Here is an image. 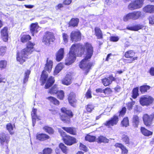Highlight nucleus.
<instances>
[{
    "mask_svg": "<svg viewBox=\"0 0 154 154\" xmlns=\"http://www.w3.org/2000/svg\"><path fill=\"white\" fill-rule=\"evenodd\" d=\"M35 44L29 42L27 44L26 47L18 52L17 55V60L20 64L25 61V59L29 57V56L34 51L33 46Z\"/></svg>",
    "mask_w": 154,
    "mask_h": 154,
    "instance_id": "2",
    "label": "nucleus"
},
{
    "mask_svg": "<svg viewBox=\"0 0 154 154\" xmlns=\"http://www.w3.org/2000/svg\"><path fill=\"white\" fill-rule=\"evenodd\" d=\"M123 19L124 21H127L130 19L133 20L131 13H129L124 16Z\"/></svg>",
    "mask_w": 154,
    "mask_h": 154,
    "instance_id": "44",
    "label": "nucleus"
},
{
    "mask_svg": "<svg viewBox=\"0 0 154 154\" xmlns=\"http://www.w3.org/2000/svg\"><path fill=\"white\" fill-rule=\"evenodd\" d=\"M135 102L134 101H132L131 102H128L127 104V109L129 110H131L132 109L133 106L135 104Z\"/></svg>",
    "mask_w": 154,
    "mask_h": 154,
    "instance_id": "49",
    "label": "nucleus"
},
{
    "mask_svg": "<svg viewBox=\"0 0 154 154\" xmlns=\"http://www.w3.org/2000/svg\"><path fill=\"white\" fill-rule=\"evenodd\" d=\"M6 48L5 46L0 47V55H3L6 51Z\"/></svg>",
    "mask_w": 154,
    "mask_h": 154,
    "instance_id": "50",
    "label": "nucleus"
},
{
    "mask_svg": "<svg viewBox=\"0 0 154 154\" xmlns=\"http://www.w3.org/2000/svg\"><path fill=\"white\" fill-rule=\"evenodd\" d=\"M58 91L57 85H54L49 90L48 93L52 94H56L57 93Z\"/></svg>",
    "mask_w": 154,
    "mask_h": 154,
    "instance_id": "36",
    "label": "nucleus"
},
{
    "mask_svg": "<svg viewBox=\"0 0 154 154\" xmlns=\"http://www.w3.org/2000/svg\"><path fill=\"white\" fill-rule=\"evenodd\" d=\"M70 37L72 42L80 41L81 39V33L78 30L73 31L70 34Z\"/></svg>",
    "mask_w": 154,
    "mask_h": 154,
    "instance_id": "9",
    "label": "nucleus"
},
{
    "mask_svg": "<svg viewBox=\"0 0 154 154\" xmlns=\"http://www.w3.org/2000/svg\"><path fill=\"white\" fill-rule=\"evenodd\" d=\"M141 26L140 25H137L135 26L128 27H127V29L128 30L135 31H137L141 29Z\"/></svg>",
    "mask_w": 154,
    "mask_h": 154,
    "instance_id": "43",
    "label": "nucleus"
},
{
    "mask_svg": "<svg viewBox=\"0 0 154 154\" xmlns=\"http://www.w3.org/2000/svg\"><path fill=\"white\" fill-rule=\"evenodd\" d=\"M60 148L62 152L65 154L67 153V147L63 143H60L59 145Z\"/></svg>",
    "mask_w": 154,
    "mask_h": 154,
    "instance_id": "45",
    "label": "nucleus"
},
{
    "mask_svg": "<svg viewBox=\"0 0 154 154\" xmlns=\"http://www.w3.org/2000/svg\"><path fill=\"white\" fill-rule=\"evenodd\" d=\"M39 27V26L37 23H32L31 24L30 30L33 35H34V34L37 33L38 32V29Z\"/></svg>",
    "mask_w": 154,
    "mask_h": 154,
    "instance_id": "18",
    "label": "nucleus"
},
{
    "mask_svg": "<svg viewBox=\"0 0 154 154\" xmlns=\"http://www.w3.org/2000/svg\"><path fill=\"white\" fill-rule=\"evenodd\" d=\"M64 54V49L61 48L56 54V60L57 61H60L63 57Z\"/></svg>",
    "mask_w": 154,
    "mask_h": 154,
    "instance_id": "16",
    "label": "nucleus"
},
{
    "mask_svg": "<svg viewBox=\"0 0 154 154\" xmlns=\"http://www.w3.org/2000/svg\"><path fill=\"white\" fill-rule=\"evenodd\" d=\"M60 132L61 135L63 137V138H65L67 135H66V133L63 131H61Z\"/></svg>",
    "mask_w": 154,
    "mask_h": 154,
    "instance_id": "63",
    "label": "nucleus"
},
{
    "mask_svg": "<svg viewBox=\"0 0 154 154\" xmlns=\"http://www.w3.org/2000/svg\"><path fill=\"white\" fill-rule=\"evenodd\" d=\"M75 95L74 93L72 92L69 94L68 100L70 104L72 106H75V103L76 102L75 99Z\"/></svg>",
    "mask_w": 154,
    "mask_h": 154,
    "instance_id": "15",
    "label": "nucleus"
},
{
    "mask_svg": "<svg viewBox=\"0 0 154 154\" xmlns=\"http://www.w3.org/2000/svg\"><path fill=\"white\" fill-rule=\"evenodd\" d=\"M115 146L116 147H119L120 148L122 151V152L123 154H126L128 152V150L123 145L119 143H116L115 145Z\"/></svg>",
    "mask_w": 154,
    "mask_h": 154,
    "instance_id": "24",
    "label": "nucleus"
},
{
    "mask_svg": "<svg viewBox=\"0 0 154 154\" xmlns=\"http://www.w3.org/2000/svg\"><path fill=\"white\" fill-rule=\"evenodd\" d=\"M1 75L0 74V83L4 82L5 83L6 81V79L5 78H2L1 77Z\"/></svg>",
    "mask_w": 154,
    "mask_h": 154,
    "instance_id": "64",
    "label": "nucleus"
},
{
    "mask_svg": "<svg viewBox=\"0 0 154 154\" xmlns=\"http://www.w3.org/2000/svg\"><path fill=\"white\" fill-rule=\"evenodd\" d=\"M36 139L39 140L43 141L48 139L49 137L45 134H37L36 136Z\"/></svg>",
    "mask_w": 154,
    "mask_h": 154,
    "instance_id": "21",
    "label": "nucleus"
},
{
    "mask_svg": "<svg viewBox=\"0 0 154 154\" xmlns=\"http://www.w3.org/2000/svg\"><path fill=\"white\" fill-rule=\"evenodd\" d=\"M37 111V109H33L32 111V116L33 117H37L36 115V113Z\"/></svg>",
    "mask_w": 154,
    "mask_h": 154,
    "instance_id": "59",
    "label": "nucleus"
},
{
    "mask_svg": "<svg viewBox=\"0 0 154 154\" xmlns=\"http://www.w3.org/2000/svg\"><path fill=\"white\" fill-rule=\"evenodd\" d=\"M62 128L66 132L70 134L73 135H75L76 134L75 130L72 128L63 127Z\"/></svg>",
    "mask_w": 154,
    "mask_h": 154,
    "instance_id": "29",
    "label": "nucleus"
},
{
    "mask_svg": "<svg viewBox=\"0 0 154 154\" xmlns=\"http://www.w3.org/2000/svg\"><path fill=\"white\" fill-rule=\"evenodd\" d=\"M121 124L123 126L125 127H127L129 125V120L128 117H126L124 118L121 122Z\"/></svg>",
    "mask_w": 154,
    "mask_h": 154,
    "instance_id": "40",
    "label": "nucleus"
},
{
    "mask_svg": "<svg viewBox=\"0 0 154 154\" xmlns=\"http://www.w3.org/2000/svg\"><path fill=\"white\" fill-rule=\"evenodd\" d=\"M135 53L133 50H130L125 52L124 56L127 58H130L131 60L130 61L128 62L131 63L135 60H137L138 59L137 57H133L135 55Z\"/></svg>",
    "mask_w": 154,
    "mask_h": 154,
    "instance_id": "11",
    "label": "nucleus"
},
{
    "mask_svg": "<svg viewBox=\"0 0 154 154\" xmlns=\"http://www.w3.org/2000/svg\"><path fill=\"white\" fill-rule=\"evenodd\" d=\"M63 68V65L61 63L58 64L56 67L54 71V75H56Z\"/></svg>",
    "mask_w": 154,
    "mask_h": 154,
    "instance_id": "28",
    "label": "nucleus"
},
{
    "mask_svg": "<svg viewBox=\"0 0 154 154\" xmlns=\"http://www.w3.org/2000/svg\"><path fill=\"white\" fill-rule=\"evenodd\" d=\"M149 72L151 75H154V68H151L150 69Z\"/></svg>",
    "mask_w": 154,
    "mask_h": 154,
    "instance_id": "62",
    "label": "nucleus"
},
{
    "mask_svg": "<svg viewBox=\"0 0 154 154\" xmlns=\"http://www.w3.org/2000/svg\"><path fill=\"white\" fill-rule=\"evenodd\" d=\"M63 140L65 144L69 146L76 143V139L69 136H66L65 138H63Z\"/></svg>",
    "mask_w": 154,
    "mask_h": 154,
    "instance_id": "12",
    "label": "nucleus"
},
{
    "mask_svg": "<svg viewBox=\"0 0 154 154\" xmlns=\"http://www.w3.org/2000/svg\"><path fill=\"white\" fill-rule=\"evenodd\" d=\"M30 73V71L29 70H27L25 71L23 79V83L24 84H25L28 81Z\"/></svg>",
    "mask_w": 154,
    "mask_h": 154,
    "instance_id": "31",
    "label": "nucleus"
},
{
    "mask_svg": "<svg viewBox=\"0 0 154 154\" xmlns=\"http://www.w3.org/2000/svg\"><path fill=\"white\" fill-rule=\"evenodd\" d=\"M144 0H136L130 3L128 8L131 10L138 9L141 8L143 5Z\"/></svg>",
    "mask_w": 154,
    "mask_h": 154,
    "instance_id": "5",
    "label": "nucleus"
},
{
    "mask_svg": "<svg viewBox=\"0 0 154 154\" xmlns=\"http://www.w3.org/2000/svg\"><path fill=\"white\" fill-rule=\"evenodd\" d=\"M52 150L49 148L44 149L42 151V152H40L39 154H51Z\"/></svg>",
    "mask_w": 154,
    "mask_h": 154,
    "instance_id": "39",
    "label": "nucleus"
},
{
    "mask_svg": "<svg viewBox=\"0 0 154 154\" xmlns=\"http://www.w3.org/2000/svg\"><path fill=\"white\" fill-rule=\"evenodd\" d=\"M132 123L133 126L134 127H137L139 123V117L137 115H135L133 116L132 119Z\"/></svg>",
    "mask_w": 154,
    "mask_h": 154,
    "instance_id": "25",
    "label": "nucleus"
},
{
    "mask_svg": "<svg viewBox=\"0 0 154 154\" xmlns=\"http://www.w3.org/2000/svg\"><path fill=\"white\" fill-rule=\"evenodd\" d=\"M72 2V0H65L63 2V3L65 5H69Z\"/></svg>",
    "mask_w": 154,
    "mask_h": 154,
    "instance_id": "60",
    "label": "nucleus"
},
{
    "mask_svg": "<svg viewBox=\"0 0 154 154\" xmlns=\"http://www.w3.org/2000/svg\"><path fill=\"white\" fill-rule=\"evenodd\" d=\"M79 22V19L77 18H72L69 23V26L75 27L78 25Z\"/></svg>",
    "mask_w": 154,
    "mask_h": 154,
    "instance_id": "26",
    "label": "nucleus"
},
{
    "mask_svg": "<svg viewBox=\"0 0 154 154\" xmlns=\"http://www.w3.org/2000/svg\"><path fill=\"white\" fill-rule=\"evenodd\" d=\"M109 88H106L105 90H102L101 88H99L96 90L97 92H103L104 93H106V91L107 90H109Z\"/></svg>",
    "mask_w": 154,
    "mask_h": 154,
    "instance_id": "55",
    "label": "nucleus"
},
{
    "mask_svg": "<svg viewBox=\"0 0 154 154\" xmlns=\"http://www.w3.org/2000/svg\"><path fill=\"white\" fill-rule=\"evenodd\" d=\"M140 130L142 133L146 136H149L152 135V132L147 130L143 127H141Z\"/></svg>",
    "mask_w": 154,
    "mask_h": 154,
    "instance_id": "27",
    "label": "nucleus"
},
{
    "mask_svg": "<svg viewBox=\"0 0 154 154\" xmlns=\"http://www.w3.org/2000/svg\"><path fill=\"white\" fill-rule=\"evenodd\" d=\"M119 39V38L118 36H111L110 37V40L112 42H117Z\"/></svg>",
    "mask_w": 154,
    "mask_h": 154,
    "instance_id": "56",
    "label": "nucleus"
},
{
    "mask_svg": "<svg viewBox=\"0 0 154 154\" xmlns=\"http://www.w3.org/2000/svg\"><path fill=\"white\" fill-rule=\"evenodd\" d=\"M51 103L55 105H59V101L57 100L56 98L52 97H49L47 98Z\"/></svg>",
    "mask_w": 154,
    "mask_h": 154,
    "instance_id": "33",
    "label": "nucleus"
},
{
    "mask_svg": "<svg viewBox=\"0 0 154 154\" xmlns=\"http://www.w3.org/2000/svg\"><path fill=\"white\" fill-rule=\"evenodd\" d=\"M72 77L70 74H67L62 80V83L65 85H69L72 83Z\"/></svg>",
    "mask_w": 154,
    "mask_h": 154,
    "instance_id": "13",
    "label": "nucleus"
},
{
    "mask_svg": "<svg viewBox=\"0 0 154 154\" xmlns=\"http://www.w3.org/2000/svg\"><path fill=\"white\" fill-rule=\"evenodd\" d=\"M102 82L103 85L105 86H107L111 84V81L107 78H105L102 80Z\"/></svg>",
    "mask_w": 154,
    "mask_h": 154,
    "instance_id": "47",
    "label": "nucleus"
},
{
    "mask_svg": "<svg viewBox=\"0 0 154 154\" xmlns=\"http://www.w3.org/2000/svg\"><path fill=\"white\" fill-rule=\"evenodd\" d=\"M131 13L133 20L138 19L142 15L141 12L140 11H135Z\"/></svg>",
    "mask_w": 154,
    "mask_h": 154,
    "instance_id": "22",
    "label": "nucleus"
},
{
    "mask_svg": "<svg viewBox=\"0 0 154 154\" xmlns=\"http://www.w3.org/2000/svg\"><path fill=\"white\" fill-rule=\"evenodd\" d=\"M79 148L80 149L82 150L85 152H86L87 150V148L86 146L81 143H80Z\"/></svg>",
    "mask_w": 154,
    "mask_h": 154,
    "instance_id": "54",
    "label": "nucleus"
},
{
    "mask_svg": "<svg viewBox=\"0 0 154 154\" xmlns=\"http://www.w3.org/2000/svg\"><path fill=\"white\" fill-rule=\"evenodd\" d=\"M93 52V48L88 43H86L84 46L80 44H73L72 46L69 54L65 60V64L69 65L73 63L76 59V54L78 52H79L81 55L85 52V58L81 62L79 66L81 69L85 70L87 74L92 65V63L88 62V59L91 58Z\"/></svg>",
    "mask_w": 154,
    "mask_h": 154,
    "instance_id": "1",
    "label": "nucleus"
},
{
    "mask_svg": "<svg viewBox=\"0 0 154 154\" xmlns=\"http://www.w3.org/2000/svg\"><path fill=\"white\" fill-rule=\"evenodd\" d=\"M132 97L134 99L136 98L139 95L138 88L137 87L134 88L132 91Z\"/></svg>",
    "mask_w": 154,
    "mask_h": 154,
    "instance_id": "38",
    "label": "nucleus"
},
{
    "mask_svg": "<svg viewBox=\"0 0 154 154\" xmlns=\"http://www.w3.org/2000/svg\"><path fill=\"white\" fill-rule=\"evenodd\" d=\"M154 118V113H152L150 116L147 114L144 115L143 119L144 124L146 126L150 125Z\"/></svg>",
    "mask_w": 154,
    "mask_h": 154,
    "instance_id": "10",
    "label": "nucleus"
},
{
    "mask_svg": "<svg viewBox=\"0 0 154 154\" xmlns=\"http://www.w3.org/2000/svg\"><path fill=\"white\" fill-rule=\"evenodd\" d=\"M32 125L33 126H34L35 125V120L36 119H38V120H40V119L38 117H32Z\"/></svg>",
    "mask_w": 154,
    "mask_h": 154,
    "instance_id": "58",
    "label": "nucleus"
},
{
    "mask_svg": "<svg viewBox=\"0 0 154 154\" xmlns=\"http://www.w3.org/2000/svg\"><path fill=\"white\" fill-rule=\"evenodd\" d=\"M149 23L151 24H154V16L152 15L149 18Z\"/></svg>",
    "mask_w": 154,
    "mask_h": 154,
    "instance_id": "57",
    "label": "nucleus"
},
{
    "mask_svg": "<svg viewBox=\"0 0 154 154\" xmlns=\"http://www.w3.org/2000/svg\"><path fill=\"white\" fill-rule=\"evenodd\" d=\"M126 112V108L125 107H123L121 110L119 112V116L122 117Z\"/></svg>",
    "mask_w": 154,
    "mask_h": 154,
    "instance_id": "51",
    "label": "nucleus"
},
{
    "mask_svg": "<svg viewBox=\"0 0 154 154\" xmlns=\"http://www.w3.org/2000/svg\"><path fill=\"white\" fill-rule=\"evenodd\" d=\"M1 35L2 39L5 42H6L8 40V28L7 27H4L1 30Z\"/></svg>",
    "mask_w": 154,
    "mask_h": 154,
    "instance_id": "14",
    "label": "nucleus"
},
{
    "mask_svg": "<svg viewBox=\"0 0 154 154\" xmlns=\"http://www.w3.org/2000/svg\"><path fill=\"white\" fill-rule=\"evenodd\" d=\"M122 140L126 144H129V139L128 136L124 134H122Z\"/></svg>",
    "mask_w": 154,
    "mask_h": 154,
    "instance_id": "37",
    "label": "nucleus"
},
{
    "mask_svg": "<svg viewBox=\"0 0 154 154\" xmlns=\"http://www.w3.org/2000/svg\"><path fill=\"white\" fill-rule=\"evenodd\" d=\"M0 142L1 144L3 145L4 143L5 142L7 144L9 142V137H7L5 134L4 133H2L0 135Z\"/></svg>",
    "mask_w": 154,
    "mask_h": 154,
    "instance_id": "20",
    "label": "nucleus"
},
{
    "mask_svg": "<svg viewBox=\"0 0 154 154\" xmlns=\"http://www.w3.org/2000/svg\"><path fill=\"white\" fill-rule=\"evenodd\" d=\"M118 121V117L116 115H114L113 117L111 118L109 120L107 121L104 123L103 125L109 128H111L112 127L116 125Z\"/></svg>",
    "mask_w": 154,
    "mask_h": 154,
    "instance_id": "7",
    "label": "nucleus"
},
{
    "mask_svg": "<svg viewBox=\"0 0 154 154\" xmlns=\"http://www.w3.org/2000/svg\"><path fill=\"white\" fill-rule=\"evenodd\" d=\"M94 108V106L92 104H88L87 105L86 108L87 111L89 112H91L92 111V110Z\"/></svg>",
    "mask_w": 154,
    "mask_h": 154,
    "instance_id": "53",
    "label": "nucleus"
},
{
    "mask_svg": "<svg viewBox=\"0 0 154 154\" xmlns=\"http://www.w3.org/2000/svg\"><path fill=\"white\" fill-rule=\"evenodd\" d=\"M43 129L46 132L48 133L49 134H53L54 132L53 129L51 127L47 126H44Z\"/></svg>",
    "mask_w": 154,
    "mask_h": 154,
    "instance_id": "32",
    "label": "nucleus"
},
{
    "mask_svg": "<svg viewBox=\"0 0 154 154\" xmlns=\"http://www.w3.org/2000/svg\"><path fill=\"white\" fill-rule=\"evenodd\" d=\"M63 37L64 44H66L67 43L69 38L68 35L66 34L63 33Z\"/></svg>",
    "mask_w": 154,
    "mask_h": 154,
    "instance_id": "52",
    "label": "nucleus"
},
{
    "mask_svg": "<svg viewBox=\"0 0 154 154\" xmlns=\"http://www.w3.org/2000/svg\"><path fill=\"white\" fill-rule=\"evenodd\" d=\"M95 35L97 38L102 39L103 38V34L100 29L98 27H96L94 29Z\"/></svg>",
    "mask_w": 154,
    "mask_h": 154,
    "instance_id": "19",
    "label": "nucleus"
},
{
    "mask_svg": "<svg viewBox=\"0 0 154 154\" xmlns=\"http://www.w3.org/2000/svg\"><path fill=\"white\" fill-rule=\"evenodd\" d=\"M57 93V97L59 99L62 100L64 97V93L62 90L58 91Z\"/></svg>",
    "mask_w": 154,
    "mask_h": 154,
    "instance_id": "42",
    "label": "nucleus"
},
{
    "mask_svg": "<svg viewBox=\"0 0 154 154\" xmlns=\"http://www.w3.org/2000/svg\"><path fill=\"white\" fill-rule=\"evenodd\" d=\"M31 38V37L29 35H24L22 36L21 40L22 42L25 43L29 40Z\"/></svg>",
    "mask_w": 154,
    "mask_h": 154,
    "instance_id": "35",
    "label": "nucleus"
},
{
    "mask_svg": "<svg viewBox=\"0 0 154 154\" xmlns=\"http://www.w3.org/2000/svg\"><path fill=\"white\" fill-rule=\"evenodd\" d=\"M95 137L94 136H91L89 135H87L85 137V139L86 140L89 142H93L95 140Z\"/></svg>",
    "mask_w": 154,
    "mask_h": 154,
    "instance_id": "46",
    "label": "nucleus"
},
{
    "mask_svg": "<svg viewBox=\"0 0 154 154\" xmlns=\"http://www.w3.org/2000/svg\"><path fill=\"white\" fill-rule=\"evenodd\" d=\"M7 62L5 60H2L0 61V68L2 69H5L6 67Z\"/></svg>",
    "mask_w": 154,
    "mask_h": 154,
    "instance_id": "48",
    "label": "nucleus"
},
{
    "mask_svg": "<svg viewBox=\"0 0 154 154\" xmlns=\"http://www.w3.org/2000/svg\"><path fill=\"white\" fill-rule=\"evenodd\" d=\"M54 39L53 33L50 32H47L44 36L42 41L45 45H48L51 42H53Z\"/></svg>",
    "mask_w": 154,
    "mask_h": 154,
    "instance_id": "8",
    "label": "nucleus"
},
{
    "mask_svg": "<svg viewBox=\"0 0 154 154\" xmlns=\"http://www.w3.org/2000/svg\"><path fill=\"white\" fill-rule=\"evenodd\" d=\"M86 97L87 98H91V93L89 91H88L86 94Z\"/></svg>",
    "mask_w": 154,
    "mask_h": 154,
    "instance_id": "61",
    "label": "nucleus"
},
{
    "mask_svg": "<svg viewBox=\"0 0 154 154\" xmlns=\"http://www.w3.org/2000/svg\"><path fill=\"white\" fill-rule=\"evenodd\" d=\"M61 110L64 113L61 116V119L65 122L68 123L69 122L70 119L73 116L72 112L71 110H68L65 107L62 108Z\"/></svg>",
    "mask_w": 154,
    "mask_h": 154,
    "instance_id": "4",
    "label": "nucleus"
},
{
    "mask_svg": "<svg viewBox=\"0 0 154 154\" xmlns=\"http://www.w3.org/2000/svg\"><path fill=\"white\" fill-rule=\"evenodd\" d=\"M109 141V140L105 137L102 136H100L98 137L97 139V141L99 143H108Z\"/></svg>",
    "mask_w": 154,
    "mask_h": 154,
    "instance_id": "30",
    "label": "nucleus"
},
{
    "mask_svg": "<svg viewBox=\"0 0 154 154\" xmlns=\"http://www.w3.org/2000/svg\"><path fill=\"white\" fill-rule=\"evenodd\" d=\"M154 99L150 96H145L141 97L140 99V104L143 106H148L151 104Z\"/></svg>",
    "mask_w": 154,
    "mask_h": 154,
    "instance_id": "6",
    "label": "nucleus"
},
{
    "mask_svg": "<svg viewBox=\"0 0 154 154\" xmlns=\"http://www.w3.org/2000/svg\"><path fill=\"white\" fill-rule=\"evenodd\" d=\"M6 128L11 134H14L13 127L11 124L9 123L7 124Z\"/></svg>",
    "mask_w": 154,
    "mask_h": 154,
    "instance_id": "34",
    "label": "nucleus"
},
{
    "mask_svg": "<svg viewBox=\"0 0 154 154\" xmlns=\"http://www.w3.org/2000/svg\"><path fill=\"white\" fill-rule=\"evenodd\" d=\"M55 80L54 78L52 76H51L48 80L45 87V88H48L51 86L54 83Z\"/></svg>",
    "mask_w": 154,
    "mask_h": 154,
    "instance_id": "23",
    "label": "nucleus"
},
{
    "mask_svg": "<svg viewBox=\"0 0 154 154\" xmlns=\"http://www.w3.org/2000/svg\"><path fill=\"white\" fill-rule=\"evenodd\" d=\"M143 10L146 13H154V5H148L143 8Z\"/></svg>",
    "mask_w": 154,
    "mask_h": 154,
    "instance_id": "17",
    "label": "nucleus"
},
{
    "mask_svg": "<svg viewBox=\"0 0 154 154\" xmlns=\"http://www.w3.org/2000/svg\"><path fill=\"white\" fill-rule=\"evenodd\" d=\"M150 87L148 85H143L141 86L140 88V91L142 93L146 92L150 89Z\"/></svg>",
    "mask_w": 154,
    "mask_h": 154,
    "instance_id": "41",
    "label": "nucleus"
},
{
    "mask_svg": "<svg viewBox=\"0 0 154 154\" xmlns=\"http://www.w3.org/2000/svg\"><path fill=\"white\" fill-rule=\"evenodd\" d=\"M53 64V62L52 61L47 60V63L45 67L44 70L42 71L41 75V80L42 82V85L45 84L48 76V75L46 71H47L49 72H50L51 71Z\"/></svg>",
    "mask_w": 154,
    "mask_h": 154,
    "instance_id": "3",
    "label": "nucleus"
}]
</instances>
